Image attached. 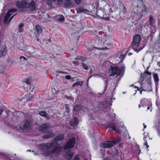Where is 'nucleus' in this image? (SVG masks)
<instances>
[{
  "label": "nucleus",
  "mask_w": 160,
  "mask_h": 160,
  "mask_svg": "<svg viewBox=\"0 0 160 160\" xmlns=\"http://www.w3.org/2000/svg\"><path fill=\"white\" fill-rule=\"evenodd\" d=\"M146 74L149 75H151L152 73L151 72H149L148 71L146 70L144 72V73L141 74V77L142 78H145Z\"/></svg>",
  "instance_id": "2f4dec72"
},
{
  "label": "nucleus",
  "mask_w": 160,
  "mask_h": 160,
  "mask_svg": "<svg viewBox=\"0 0 160 160\" xmlns=\"http://www.w3.org/2000/svg\"><path fill=\"white\" fill-rule=\"evenodd\" d=\"M16 5L17 8L22 9L24 8H28L29 6L28 3L25 0H22L21 2L17 1L16 2Z\"/></svg>",
  "instance_id": "6e6552de"
},
{
  "label": "nucleus",
  "mask_w": 160,
  "mask_h": 160,
  "mask_svg": "<svg viewBox=\"0 0 160 160\" xmlns=\"http://www.w3.org/2000/svg\"><path fill=\"white\" fill-rule=\"evenodd\" d=\"M50 127V125L48 123L43 124L39 127V130L42 132L45 133L49 130Z\"/></svg>",
  "instance_id": "9b49d317"
},
{
  "label": "nucleus",
  "mask_w": 160,
  "mask_h": 160,
  "mask_svg": "<svg viewBox=\"0 0 160 160\" xmlns=\"http://www.w3.org/2000/svg\"><path fill=\"white\" fill-rule=\"evenodd\" d=\"M65 111L64 112V114L65 116H68L69 115V110L68 105L67 104L65 105Z\"/></svg>",
  "instance_id": "cd10ccee"
},
{
  "label": "nucleus",
  "mask_w": 160,
  "mask_h": 160,
  "mask_svg": "<svg viewBox=\"0 0 160 160\" xmlns=\"http://www.w3.org/2000/svg\"><path fill=\"white\" fill-rule=\"evenodd\" d=\"M107 62H104L103 63V65L104 66H105V64Z\"/></svg>",
  "instance_id": "052dcab7"
},
{
  "label": "nucleus",
  "mask_w": 160,
  "mask_h": 160,
  "mask_svg": "<svg viewBox=\"0 0 160 160\" xmlns=\"http://www.w3.org/2000/svg\"><path fill=\"white\" fill-rule=\"evenodd\" d=\"M82 106L81 105H78L75 106L73 109V113L76 114H78L82 108Z\"/></svg>",
  "instance_id": "dca6fc26"
},
{
  "label": "nucleus",
  "mask_w": 160,
  "mask_h": 160,
  "mask_svg": "<svg viewBox=\"0 0 160 160\" xmlns=\"http://www.w3.org/2000/svg\"><path fill=\"white\" fill-rule=\"evenodd\" d=\"M74 155V152L71 150H69L66 153V157L67 160H71L72 156Z\"/></svg>",
  "instance_id": "aec40b11"
},
{
  "label": "nucleus",
  "mask_w": 160,
  "mask_h": 160,
  "mask_svg": "<svg viewBox=\"0 0 160 160\" xmlns=\"http://www.w3.org/2000/svg\"><path fill=\"white\" fill-rule=\"evenodd\" d=\"M121 141V139L120 138H117L115 140H113L112 142L113 143V144H116Z\"/></svg>",
  "instance_id": "473e14b6"
},
{
  "label": "nucleus",
  "mask_w": 160,
  "mask_h": 160,
  "mask_svg": "<svg viewBox=\"0 0 160 160\" xmlns=\"http://www.w3.org/2000/svg\"><path fill=\"white\" fill-rule=\"evenodd\" d=\"M132 86H134V88H137V90L138 91H140V89L139 88H138L137 86H135L133 85H132Z\"/></svg>",
  "instance_id": "09e8293b"
},
{
  "label": "nucleus",
  "mask_w": 160,
  "mask_h": 160,
  "mask_svg": "<svg viewBox=\"0 0 160 160\" xmlns=\"http://www.w3.org/2000/svg\"><path fill=\"white\" fill-rule=\"evenodd\" d=\"M29 151V152L32 151V152H34V151L33 150H32V151L31 150H27V151Z\"/></svg>",
  "instance_id": "13d9d810"
},
{
  "label": "nucleus",
  "mask_w": 160,
  "mask_h": 160,
  "mask_svg": "<svg viewBox=\"0 0 160 160\" xmlns=\"http://www.w3.org/2000/svg\"><path fill=\"white\" fill-rule=\"evenodd\" d=\"M64 136L63 134H59L58 136L56 137L54 140V142H56V141L62 140L64 138Z\"/></svg>",
  "instance_id": "5701e85b"
},
{
  "label": "nucleus",
  "mask_w": 160,
  "mask_h": 160,
  "mask_svg": "<svg viewBox=\"0 0 160 160\" xmlns=\"http://www.w3.org/2000/svg\"><path fill=\"white\" fill-rule=\"evenodd\" d=\"M58 144V143L57 142H52L51 143H42L39 145L38 148L42 152H44L46 150L55 147Z\"/></svg>",
  "instance_id": "39448f33"
},
{
  "label": "nucleus",
  "mask_w": 160,
  "mask_h": 160,
  "mask_svg": "<svg viewBox=\"0 0 160 160\" xmlns=\"http://www.w3.org/2000/svg\"><path fill=\"white\" fill-rule=\"evenodd\" d=\"M75 142V138H72L65 145L64 148L66 149L72 148L74 146Z\"/></svg>",
  "instance_id": "9d476101"
},
{
  "label": "nucleus",
  "mask_w": 160,
  "mask_h": 160,
  "mask_svg": "<svg viewBox=\"0 0 160 160\" xmlns=\"http://www.w3.org/2000/svg\"><path fill=\"white\" fill-rule=\"evenodd\" d=\"M112 116H114V117H115V113H113V115H112Z\"/></svg>",
  "instance_id": "774afa93"
},
{
  "label": "nucleus",
  "mask_w": 160,
  "mask_h": 160,
  "mask_svg": "<svg viewBox=\"0 0 160 160\" xmlns=\"http://www.w3.org/2000/svg\"><path fill=\"white\" fill-rule=\"evenodd\" d=\"M75 59L76 60H81L83 62H84L85 60H86V59L85 58L82 57H78V58H75Z\"/></svg>",
  "instance_id": "f704fd0d"
},
{
  "label": "nucleus",
  "mask_w": 160,
  "mask_h": 160,
  "mask_svg": "<svg viewBox=\"0 0 160 160\" xmlns=\"http://www.w3.org/2000/svg\"><path fill=\"white\" fill-rule=\"evenodd\" d=\"M141 40V38L139 35H136L133 38V41L132 42L131 46L128 48V51L131 48H132L134 50L138 52L142 50L144 48L143 45L140 43Z\"/></svg>",
  "instance_id": "7ed1b4c3"
},
{
  "label": "nucleus",
  "mask_w": 160,
  "mask_h": 160,
  "mask_svg": "<svg viewBox=\"0 0 160 160\" xmlns=\"http://www.w3.org/2000/svg\"><path fill=\"white\" fill-rule=\"evenodd\" d=\"M151 106L150 105H149L147 108V110H149L150 108H151Z\"/></svg>",
  "instance_id": "5fc2aeb1"
},
{
  "label": "nucleus",
  "mask_w": 160,
  "mask_h": 160,
  "mask_svg": "<svg viewBox=\"0 0 160 160\" xmlns=\"http://www.w3.org/2000/svg\"><path fill=\"white\" fill-rule=\"evenodd\" d=\"M140 89V91H140V93L141 94H142V90H141V91L140 89Z\"/></svg>",
  "instance_id": "0e129e2a"
},
{
  "label": "nucleus",
  "mask_w": 160,
  "mask_h": 160,
  "mask_svg": "<svg viewBox=\"0 0 160 160\" xmlns=\"http://www.w3.org/2000/svg\"><path fill=\"white\" fill-rule=\"evenodd\" d=\"M147 101V100L145 99H142L141 101V106L144 107V106L143 102L145 101Z\"/></svg>",
  "instance_id": "58836bf2"
},
{
  "label": "nucleus",
  "mask_w": 160,
  "mask_h": 160,
  "mask_svg": "<svg viewBox=\"0 0 160 160\" xmlns=\"http://www.w3.org/2000/svg\"><path fill=\"white\" fill-rule=\"evenodd\" d=\"M148 21L149 22L150 25L151 26H153L155 22V20L152 16H151L150 17Z\"/></svg>",
  "instance_id": "c756f323"
},
{
  "label": "nucleus",
  "mask_w": 160,
  "mask_h": 160,
  "mask_svg": "<svg viewBox=\"0 0 160 160\" xmlns=\"http://www.w3.org/2000/svg\"><path fill=\"white\" fill-rule=\"evenodd\" d=\"M78 122H79L78 118L76 117H74L71 120L70 122V124L71 126H75L78 124Z\"/></svg>",
  "instance_id": "a211bd4d"
},
{
  "label": "nucleus",
  "mask_w": 160,
  "mask_h": 160,
  "mask_svg": "<svg viewBox=\"0 0 160 160\" xmlns=\"http://www.w3.org/2000/svg\"><path fill=\"white\" fill-rule=\"evenodd\" d=\"M82 67L83 68L86 70H88L89 69V68L87 65L83 63L82 64Z\"/></svg>",
  "instance_id": "ea45409f"
},
{
  "label": "nucleus",
  "mask_w": 160,
  "mask_h": 160,
  "mask_svg": "<svg viewBox=\"0 0 160 160\" xmlns=\"http://www.w3.org/2000/svg\"><path fill=\"white\" fill-rule=\"evenodd\" d=\"M59 20L61 22H63L64 21V17L62 15H59Z\"/></svg>",
  "instance_id": "c9c22d12"
},
{
  "label": "nucleus",
  "mask_w": 160,
  "mask_h": 160,
  "mask_svg": "<svg viewBox=\"0 0 160 160\" xmlns=\"http://www.w3.org/2000/svg\"><path fill=\"white\" fill-rule=\"evenodd\" d=\"M24 26V24L23 23H21L20 24L18 27V32H22L23 31V27Z\"/></svg>",
  "instance_id": "7c9ffc66"
},
{
  "label": "nucleus",
  "mask_w": 160,
  "mask_h": 160,
  "mask_svg": "<svg viewBox=\"0 0 160 160\" xmlns=\"http://www.w3.org/2000/svg\"><path fill=\"white\" fill-rule=\"evenodd\" d=\"M153 78L155 84L158 83L159 81V79L157 73H155L153 75Z\"/></svg>",
  "instance_id": "c85d7f7f"
},
{
  "label": "nucleus",
  "mask_w": 160,
  "mask_h": 160,
  "mask_svg": "<svg viewBox=\"0 0 160 160\" xmlns=\"http://www.w3.org/2000/svg\"><path fill=\"white\" fill-rule=\"evenodd\" d=\"M99 75L98 74H95V75H93L92 76H90L89 77V78H88V79L89 78H91L92 76H93V77H96V76H98Z\"/></svg>",
  "instance_id": "49530a36"
},
{
  "label": "nucleus",
  "mask_w": 160,
  "mask_h": 160,
  "mask_svg": "<svg viewBox=\"0 0 160 160\" xmlns=\"http://www.w3.org/2000/svg\"><path fill=\"white\" fill-rule=\"evenodd\" d=\"M132 53H131V52H130V53H129L128 54V55H129V56L131 55H132Z\"/></svg>",
  "instance_id": "680f3d73"
},
{
  "label": "nucleus",
  "mask_w": 160,
  "mask_h": 160,
  "mask_svg": "<svg viewBox=\"0 0 160 160\" xmlns=\"http://www.w3.org/2000/svg\"><path fill=\"white\" fill-rule=\"evenodd\" d=\"M62 147L60 146L54 148L52 150H51L49 152H48V155L54 153H58L59 152L61 149Z\"/></svg>",
  "instance_id": "f3484780"
},
{
  "label": "nucleus",
  "mask_w": 160,
  "mask_h": 160,
  "mask_svg": "<svg viewBox=\"0 0 160 160\" xmlns=\"http://www.w3.org/2000/svg\"><path fill=\"white\" fill-rule=\"evenodd\" d=\"M57 3L59 5H61L62 4L63 2V0H56Z\"/></svg>",
  "instance_id": "4c0bfd02"
},
{
  "label": "nucleus",
  "mask_w": 160,
  "mask_h": 160,
  "mask_svg": "<svg viewBox=\"0 0 160 160\" xmlns=\"http://www.w3.org/2000/svg\"><path fill=\"white\" fill-rule=\"evenodd\" d=\"M105 18L104 19V20H109V18Z\"/></svg>",
  "instance_id": "4d7b16f0"
},
{
  "label": "nucleus",
  "mask_w": 160,
  "mask_h": 160,
  "mask_svg": "<svg viewBox=\"0 0 160 160\" xmlns=\"http://www.w3.org/2000/svg\"><path fill=\"white\" fill-rule=\"evenodd\" d=\"M60 72V73H67L66 72H63L62 71H60V72Z\"/></svg>",
  "instance_id": "6e6d98bb"
},
{
  "label": "nucleus",
  "mask_w": 160,
  "mask_h": 160,
  "mask_svg": "<svg viewBox=\"0 0 160 160\" xmlns=\"http://www.w3.org/2000/svg\"><path fill=\"white\" fill-rule=\"evenodd\" d=\"M125 66L124 65H122L121 68L118 67L115 68L111 67L112 70L109 72L110 76H113L116 78L118 77L121 73V70L123 71L125 69Z\"/></svg>",
  "instance_id": "423d86ee"
},
{
  "label": "nucleus",
  "mask_w": 160,
  "mask_h": 160,
  "mask_svg": "<svg viewBox=\"0 0 160 160\" xmlns=\"http://www.w3.org/2000/svg\"><path fill=\"white\" fill-rule=\"evenodd\" d=\"M65 78L69 80L71 78V77L70 75H67L65 76Z\"/></svg>",
  "instance_id": "37998d69"
},
{
  "label": "nucleus",
  "mask_w": 160,
  "mask_h": 160,
  "mask_svg": "<svg viewBox=\"0 0 160 160\" xmlns=\"http://www.w3.org/2000/svg\"><path fill=\"white\" fill-rule=\"evenodd\" d=\"M76 10L78 13H83L88 14L89 11L84 8L83 7H80L76 8Z\"/></svg>",
  "instance_id": "4468645a"
},
{
  "label": "nucleus",
  "mask_w": 160,
  "mask_h": 160,
  "mask_svg": "<svg viewBox=\"0 0 160 160\" xmlns=\"http://www.w3.org/2000/svg\"><path fill=\"white\" fill-rule=\"evenodd\" d=\"M146 139V138H145V137H144V138H143L144 140V141H145V140Z\"/></svg>",
  "instance_id": "338daca9"
},
{
  "label": "nucleus",
  "mask_w": 160,
  "mask_h": 160,
  "mask_svg": "<svg viewBox=\"0 0 160 160\" xmlns=\"http://www.w3.org/2000/svg\"><path fill=\"white\" fill-rule=\"evenodd\" d=\"M100 77L102 79L104 80L105 84V88L104 90L102 92L103 93H104L106 91V90L107 89V86H108V80L107 78H106L105 77H103L102 76H100Z\"/></svg>",
  "instance_id": "393cba45"
},
{
  "label": "nucleus",
  "mask_w": 160,
  "mask_h": 160,
  "mask_svg": "<svg viewBox=\"0 0 160 160\" xmlns=\"http://www.w3.org/2000/svg\"><path fill=\"white\" fill-rule=\"evenodd\" d=\"M39 114L43 117L46 118H48V114L45 111H42L40 112L39 113Z\"/></svg>",
  "instance_id": "bb28decb"
},
{
  "label": "nucleus",
  "mask_w": 160,
  "mask_h": 160,
  "mask_svg": "<svg viewBox=\"0 0 160 160\" xmlns=\"http://www.w3.org/2000/svg\"><path fill=\"white\" fill-rule=\"evenodd\" d=\"M158 135L160 137V130H158Z\"/></svg>",
  "instance_id": "603ef678"
},
{
  "label": "nucleus",
  "mask_w": 160,
  "mask_h": 160,
  "mask_svg": "<svg viewBox=\"0 0 160 160\" xmlns=\"http://www.w3.org/2000/svg\"><path fill=\"white\" fill-rule=\"evenodd\" d=\"M141 87L140 88L142 91L150 92L152 90L151 87V81L149 79H147L144 82V81H143L140 82Z\"/></svg>",
  "instance_id": "20e7f679"
},
{
  "label": "nucleus",
  "mask_w": 160,
  "mask_h": 160,
  "mask_svg": "<svg viewBox=\"0 0 160 160\" xmlns=\"http://www.w3.org/2000/svg\"><path fill=\"white\" fill-rule=\"evenodd\" d=\"M20 58L21 60H22V59H23V60H26V59L23 56H21Z\"/></svg>",
  "instance_id": "de8ad7c7"
},
{
  "label": "nucleus",
  "mask_w": 160,
  "mask_h": 160,
  "mask_svg": "<svg viewBox=\"0 0 160 160\" xmlns=\"http://www.w3.org/2000/svg\"><path fill=\"white\" fill-rule=\"evenodd\" d=\"M113 146L112 141H108L102 142L100 145V147L104 148H108L111 147Z\"/></svg>",
  "instance_id": "ddd939ff"
},
{
  "label": "nucleus",
  "mask_w": 160,
  "mask_h": 160,
  "mask_svg": "<svg viewBox=\"0 0 160 160\" xmlns=\"http://www.w3.org/2000/svg\"><path fill=\"white\" fill-rule=\"evenodd\" d=\"M7 52V48L6 46L5 45L2 46L0 50V57L5 56Z\"/></svg>",
  "instance_id": "2eb2a0df"
},
{
  "label": "nucleus",
  "mask_w": 160,
  "mask_h": 160,
  "mask_svg": "<svg viewBox=\"0 0 160 160\" xmlns=\"http://www.w3.org/2000/svg\"><path fill=\"white\" fill-rule=\"evenodd\" d=\"M17 11V10L15 9H10L7 12L6 15L4 18V23L5 24H7L9 23L11 19L14 17L16 15L15 14L13 15V16L9 19L10 17L13 14L14 12H15Z\"/></svg>",
  "instance_id": "0eeeda50"
},
{
  "label": "nucleus",
  "mask_w": 160,
  "mask_h": 160,
  "mask_svg": "<svg viewBox=\"0 0 160 160\" xmlns=\"http://www.w3.org/2000/svg\"><path fill=\"white\" fill-rule=\"evenodd\" d=\"M87 47H88V46H86V48H88V50L91 51L92 50V49L93 48V47H91V48H88Z\"/></svg>",
  "instance_id": "8fccbe9b"
},
{
  "label": "nucleus",
  "mask_w": 160,
  "mask_h": 160,
  "mask_svg": "<svg viewBox=\"0 0 160 160\" xmlns=\"http://www.w3.org/2000/svg\"><path fill=\"white\" fill-rule=\"evenodd\" d=\"M26 83L28 85L30 84V81L29 79H27Z\"/></svg>",
  "instance_id": "a19ab883"
},
{
  "label": "nucleus",
  "mask_w": 160,
  "mask_h": 160,
  "mask_svg": "<svg viewBox=\"0 0 160 160\" xmlns=\"http://www.w3.org/2000/svg\"><path fill=\"white\" fill-rule=\"evenodd\" d=\"M54 135V134L52 132H48L47 134L43 135L42 136V138L44 139H47L53 137Z\"/></svg>",
  "instance_id": "b1692460"
},
{
  "label": "nucleus",
  "mask_w": 160,
  "mask_h": 160,
  "mask_svg": "<svg viewBox=\"0 0 160 160\" xmlns=\"http://www.w3.org/2000/svg\"><path fill=\"white\" fill-rule=\"evenodd\" d=\"M79 155H76L75 156L74 160H79Z\"/></svg>",
  "instance_id": "79ce46f5"
},
{
  "label": "nucleus",
  "mask_w": 160,
  "mask_h": 160,
  "mask_svg": "<svg viewBox=\"0 0 160 160\" xmlns=\"http://www.w3.org/2000/svg\"><path fill=\"white\" fill-rule=\"evenodd\" d=\"M136 10L139 14L136 13L135 11H132L129 14L130 19L134 21L140 20L146 13V8L144 5L142 1H138L136 8L134 9Z\"/></svg>",
  "instance_id": "f257e3e1"
},
{
  "label": "nucleus",
  "mask_w": 160,
  "mask_h": 160,
  "mask_svg": "<svg viewBox=\"0 0 160 160\" xmlns=\"http://www.w3.org/2000/svg\"><path fill=\"white\" fill-rule=\"evenodd\" d=\"M82 84V81H78L76 82L72 85V87H74L75 86L78 85H81Z\"/></svg>",
  "instance_id": "72a5a7b5"
},
{
  "label": "nucleus",
  "mask_w": 160,
  "mask_h": 160,
  "mask_svg": "<svg viewBox=\"0 0 160 160\" xmlns=\"http://www.w3.org/2000/svg\"><path fill=\"white\" fill-rule=\"evenodd\" d=\"M64 5L65 6L68 8H71L73 7V4L71 0H64Z\"/></svg>",
  "instance_id": "6ab92c4d"
},
{
  "label": "nucleus",
  "mask_w": 160,
  "mask_h": 160,
  "mask_svg": "<svg viewBox=\"0 0 160 160\" xmlns=\"http://www.w3.org/2000/svg\"><path fill=\"white\" fill-rule=\"evenodd\" d=\"M35 29V31L38 34H39L41 33L42 32V29L41 28V27L38 25H36Z\"/></svg>",
  "instance_id": "a878e982"
},
{
  "label": "nucleus",
  "mask_w": 160,
  "mask_h": 160,
  "mask_svg": "<svg viewBox=\"0 0 160 160\" xmlns=\"http://www.w3.org/2000/svg\"><path fill=\"white\" fill-rule=\"evenodd\" d=\"M29 6L28 8H30V10L31 11H33L36 9V4L35 2L33 1H32L30 3H28Z\"/></svg>",
  "instance_id": "412c9836"
},
{
  "label": "nucleus",
  "mask_w": 160,
  "mask_h": 160,
  "mask_svg": "<svg viewBox=\"0 0 160 160\" xmlns=\"http://www.w3.org/2000/svg\"><path fill=\"white\" fill-rule=\"evenodd\" d=\"M47 4L49 5H51L52 2H56V0H47Z\"/></svg>",
  "instance_id": "e433bc0d"
},
{
  "label": "nucleus",
  "mask_w": 160,
  "mask_h": 160,
  "mask_svg": "<svg viewBox=\"0 0 160 160\" xmlns=\"http://www.w3.org/2000/svg\"><path fill=\"white\" fill-rule=\"evenodd\" d=\"M145 145L147 147V148H148L149 146L148 145V143H147V142L146 141L145 142Z\"/></svg>",
  "instance_id": "3c124183"
},
{
  "label": "nucleus",
  "mask_w": 160,
  "mask_h": 160,
  "mask_svg": "<svg viewBox=\"0 0 160 160\" xmlns=\"http://www.w3.org/2000/svg\"><path fill=\"white\" fill-rule=\"evenodd\" d=\"M103 102H101L100 103V105H102L103 104Z\"/></svg>",
  "instance_id": "69168bd1"
},
{
  "label": "nucleus",
  "mask_w": 160,
  "mask_h": 160,
  "mask_svg": "<svg viewBox=\"0 0 160 160\" xmlns=\"http://www.w3.org/2000/svg\"><path fill=\"white\" fill-rule=\"evenodd\" d=\"M30 121L27 119H25L22 121L20 125V127L21 129L25 130L30 127Z\"/></svg>",
  "instance_id": "1a4fd4ad"
},
{
  "label": "nucleus",
  "mask_w": 160,
  "mask_h": 160,
  "mask_svg": "<svg viewBox=\"0 0 160 160\" xmlns=\"http://www.w3.org/2000/svg\"><path fill=\"white\" fill-rule=\"evenodd\" d=\"M73 63L74 64H77V62H76V61H74V62H73Z\"/></svg>",
  "instance_id": "e2e57ef3"
},
{
  "label": "nucleus",
  "mask_w": 160,
  "mask_h": 160,
  "mask_svg": "<svg viewBox=\"0 0 160 160\" xmlns=\"http://www.w3.org/2000/svg\"><path fill=\"white\" fill-rule=\"evenodd\" d=\"M3 72V69L2 67L0 66V73H2Z\"/></svg>",
  "instance_id": "a18cd8bd"
},
{
  "label": "nucleus",
  "mask_w": 160,
  "mask_h": 160,
  "mask_svg": "<svg viewBox=\"0 0 160 160\" xmlns=\"http://www.w3.org/2000/svg\"><path fill=\"white\" fill-rule=\"evenodd\" d=\"M107 125L108 127L112 128L114 131L118 132L119 133L120 132L119 131L117 130L115 125L113 123H110Z\"/></svg>",
  "instance_id": "4be33fe9"
},
{
  "label": "nucleus",
  "mask_w": 160,
  "mask_h": 160,
  "mask_svg": "<svg viewBox=\"0 0 160 160\" xmlns=\"http://www.w3.org/2000/svg\"><path fill=\"white\" fill-rule=\"evenodd\" d=\"M143 126H144V128H146V125H145V123H143Z\"/></svg>",
  "instance_id": "864d4df0"
},
{
  "label": "nucleus",
  "mask_w": 160,
  "mask_h": 160,
  "mask_svg": "<svg viewBox=\"0 0 160 160\" xmlns=\"http://www.w3.org/2000/svg\"><path fill=\"white\" fill-rule=\"evenodd\" d=\"M101 42L100 45L102 46V50H105L110 48L112 45V40L106 34H103L99 37Z\"/></svg>",
  "instance_id": "f03ea898"
},
{
  "label": "nucleus",
  "mask_w": 160,
  "mask_h": 160,
  "mask_svg": "<svg viewBox=\"0 0 160 160\" xmlns=\"http://www.w3.org/2000/svg\"><path fill=\"white\" fill-rule=\"evenodd\" d=\"M128 51H127V52ZM126 55V51H122V52H118V54L117 57L119 59V62H122L123 60L125 58V56Z\"/></svg>",
  "instance_id": "f8f14e48"
},
{
  "label": "nucleus",
  "mask_w": 160,
  "mask_h": 160,
  "mask_svg": "<svg viewBox=\"0 0 160 160\" xmlns=\"http://www.w3.org/2000/svg\"><path fill=\"white\" fill-rule=\"evenodd\" d=\"M75 2L77 4H79L81 1V0H74Z\"/></svg>",
  "instance_id": "c03bdc74"
},
{
  "label": "nucleus",
  "mask_w": 160,
  "mask_h": 160,
  "mask_svg": "<svg viewBox=\"0 0 160 160\" xmlns=\"http://www.w3.org/2000/svg\"><path fill=\"white\" fill-rule=\"evenodd\" d=\"M2 111V110L0 108V115L1 114Z\"/></svg>",
  "instance_id": "bf43d9fd"
}]
</instances>
